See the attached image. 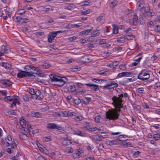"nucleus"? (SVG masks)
Wrapping results in <instances>:
<instances>
[{"label": "nucleus", "instance_id": "obj_1", "mask_svg": "<svg viewBox=\"0 0 160 160\" xmlns=\"http://www.w3.org/2000/svg\"><path fill=\"white\" fill-rule=\"evenodd\" d=\"M121 110L119 109H113L112 110L106 112L105 119L115 120H117L119 117Z\"/></svg>", "mask_w": 160, "mask_h": 160}, {"label": "nucleus", "instance_id": "obj_2", "mask_svg": "<svg viewBox=\"0 0 160 160\" xmlns=\"http://www.w3.org/2000/svg\"><path fill=\"white\" fill-rule=\"evenodd\" d=\"M112 100L113 101L112 104L116 108L119 109L122 108L123 104L122 102L123 101L122 98H120V97L114 96L112 98Z\"/></svg>", "mask_w": 160, "mask_h": 160}, {"label": "nucleus", "instance_id": "obj_3", "mask_svg": "<svg viewBox=\"0 0 160 160\" xmlns=\"http://www.w3.org/2000/svg\"><path fill=\"white\" fill-rule=\"evenodd\" d=\"M150 78L149 73L147 71L145 70L142 71L138 76V78L143 81L147 80Z\"/></svg>", "mask_w": 160, "mask_h": 160}, {"label": "nucleus", "instance_id": "obj_4", "mask_svg": "<svg viewBox=\"0 0 160 160\" xmlns=\"http://www.w3.org/2000/svg\"><path fill=\"white\" fill-rule=\"evenodd\" d=\"M50 79L48 80V82L49 83H51L52 82H56L58 81L62 82V80L60 79V78L62 77L58 75H57L54 74H51L49 75Z\"/></svg>", "mask_w": 160, "mask_h": 160}, {"label": "nucleus", "instance_id": "obj_5", "mask_svg": "<svg viewBox=\"0 0 160 160\" xmlns=\"http://www.w3.org/2000/svg\"><path fill=\"white\" fill-rule=\"evenodd\" d=\"M47 128L50 129H57L60 130L62 129V126L58 124H55L54 123L52 122L48 123L47 124Z\"/></svg>", "mask_w": 160, "mask_h": 160}, {"label": "nucleus", "instance_id": "obj_6", "mask_svg": "<svg viewBox=\"0 0 160 160\" xmlns=\"http://www.w3.org/2000/svg\"><path fill=\"white\" fill-rule=\"evenodd\" d=\"M60 79L62 80V82L58 81L57 82H58V83L55 84V86L59 87L62 86L65 84V83L67 82L68 80V78L64 77H62L60 78Z\"/></svg>", "mask_w": 160, "mask_h": 160}, {"label": "nucleus", "instance_id": "obj_7", "mask_svg": "<svg viewBox=\"0 0 160 160\" xmlns=\"http://www.w3.org/2000/svg\"><path fill=\"white\" fill-rule=\"evenodd\" d=\"M83 153V151L80 149H77L72 154V157L74 158H79L80 157V155Z\"/></svg>", "mask_w": 160, "mask_h": 160}, {"label": "nucleus", "instance_id": "obj_8", "mask_svg": "<svg viewBox=\"0 0 160 160\" xmlns=\"http://www.w3.org/2000/svg\"><path fill=\"white\" fill-rule=\"evenodd\" d=\"M150 11V8L148 5H146L143 7L140 11L143 12L142 15L145 17V14H147Z\"/></svg>", "mask_w": 160, "mask_h": 160}, {"label": "nucleus", "instance_id": "obj_9", "mask_svg": "<svg viewBox=\"0 0 160 160\" xmlns=\"http://www.w3.org/2000/svg\"><path fill=\"white\" fill-rule=\"evenodd\" d=\"M26 69L28 68V71H30L32 73H36L38 72V68L35 67L32 65H30L26 67L25 68Z\"/></svg>", "mask_w": 160, "mask_h": 160}, {"label": "nucleus", "instance_id": "obj_10", "mask_svg": "<svg viewBox=\"0 0 160 160\" xmlns=\"http://www.w3.org/2000/svg\"><path fill=\"white\" fill-rule=\"evenodd\" d=\"M56 37V33L54 32H51L49 35L48 41L49 42L52 43L53 42L55 38Z\"/></svg>", "mask_w": 160, "mask_h": 160}, {"label": "nucleus", "instance_id": "obj_11", "mask_svg": "<svg viewBox=\"0 0 160 160\" xmlns=\"http://www.w3.org/2000/svg\"><path fill=\"white\" fill-rule=\"evenodd\" d=\"M0 50L4 54H8L10 52V50L7 48L5 46L2 45L1 46Z\"/></svg>", "mask_w": 160, "mask_h": 160}, {"label": "nucleus", "instance_id": "obj_12", "mask_svg": "<svg viewBox=\"0 0 160 160\" xmlns=\"http://www.w3.org/2000/svg\"><path fill=\"white\" fill-rule=\"evenodd\" d=\"M2 83L6 87H9L12 86V83L8 79L2 80Z\"/></svg>", "mask_w": 160, "mask_h": 160}, {"label": "nucleus", "instance_id": "obj_13", "mask_svg": "<svg viewBox=\"0 0 160 160\" xmlns=\"http://www.w3.org/2000/svg\"><path fill=\"white\" fill-rule=\"evenodd\" d=\"M132 74L131 72H122L118 74L117 77L121 78L124 76H130Z\"/></svg>", "mask_w": 160, "mask_h": 160}, {"label": "nucleus", "instance_id": "obj_14", "mask_svg": "<svg viewBox=\"0 0 160 160\" xmlns=\"http://www.w3.org/2000/svg\"><path fill=\"white\" fill-rule=\"evenodd\" d=\"M87 86H88L90 87L91 88L92 90L95 91H97L99 90L98 86L97 85H94L93 84L87 83L85 84Z\"/></svg>", "mask_w": 160, "mask_h": 160}, {"label": "nucleus", "instance_id": "obj_15", "mask_svg": "<svg viewBox=\"0 0 160 160\" xmlns=\"http://www.w3.org/2000/svg\"><path fill=\"white\" fill-rule=\"evenodd\" d=\"M65 138L63 139L62 142V144L63 146H68L70 145L71 143V142L68 138L67 135H65Z\"/></svg>", "mask_w": 160, "mask_h": 160}, {"label": "nucleus", "instance_id": "obj_16", "mask_svg": "<svg viewBox=\"0 0 160 160\" xmlns=\"http://www.w3.org/2000/svg\"><path fill=\"white\" fill-rule=\"evenodd\" d=\"M28 74L27 72L23 71H20L18 73L17 76L19 78H22L24 77H26L27 75Z\"/></svg>", "mask_w": 160, "mask_h": 160}, {"label": "nucleus", "instance_id": "obj_17", "mask_svg": "<svg viewBox=\"0 0 160 160\" xmlns=\"http://www.w3.org/2000/svg\"><path fill=\"white\" fill-rule=\"evenodd\" d=\"M107 83L109 85L113 87V88L117 87L118 85V84L115 81L112 80V79H110Z\"/></svg>", "mask_w": 160, "mask_h": 160}, {"label": "nucleus", "instance_id": "obj_18", "mask_svg": "<svg viewBox=\"0 0 160 160\" xmlns=\"http://www.w3.org/2000/svg\"><path fill=\"white\" fill-rule=\"evenodd\" d=\"M130 22L131 24L133 25H135L137 24L138 22V17H136L131 19L130 20Z\"/></svg>", "mask_w": 160, "mask_h": 160}, {"label": "nucleus", "instance_id": "obj_19", "mask_svg": "<svg viewBox=\"0 0 160 160\" xmlns=\"http://www.w3.org/2000/svg\"><path fill=\"white\" fill-rule=\"evenodd\" d=\"M40 66L42 69H47L50 67L51 65L48 62H44L41 64Z\"/></svg>", "mask_w": 160, "mask_h": 160}, {"label": "nucleus", "instance_id": "obj_20", "mask_svg": "<svg viewBox=\"0 0 160 160\" xmlns=\"http://www.w3.org/2000/svg\"><path fill=\"white\" fill-rule=\"evenodd\" d=\"M75 133V134L82 137H86L87 136L86 133L79 130H76Z\"/></svg>", "mask_w": 160, "mask_h": 160}, {"label": "nucleus", "instance_id": "obj_21", "mask_svg": "<svg viewBox=\"0 0 160 160\" xmlns=\"http://www.w3.org/2000/svg\"><path fill=\"white\" fill-rule=\"evenodd\" d=\"M127 136L126 135H119L118 137H116L117 138V139L119 141H125L126 140V138Z\"/></svg>", "mask_w": 160, "mask_h": 160}, {"label": "nucleus", "instance_id": "obj_22", "mask_svg": "<svg viewBox=\"0 0 160 160\" xmlns=\"http://www.w3.org/2000/svg\"><path fill=\"white\" fill-rule=\"evenodd\" d=\"M32 116L36 118H41L42 117V114L38 112H32Z\"/></svg>", "mask_w": 160, "mask_h": 160}, {"label": "nucleus", "instance_id": "obj_23", "mask_svg": "<svg viewBox=\"0 0 160 160\" xmlns=\"http://www.w3.org/2000/svg\"><path fill=\"white\" fill-rule=\"evenodd\" d=\"M19 138L22 140H27L28 139V137L27 135L23 133L20 132L19 135Z\"/></svg>", "mask_w": 160, "mask_h": 160}, {"label": "nucleus", "instance_id": "obj_24", "mask_svg": "<svg viewBox=\"0 0 160 160\" xmlns=\"http://www.w3.org/2000/svg\"><path fill=\"white\" fill-rule=\"evenodd\" d=\"M2 66L7 69L10 70L11 67V65L8 63L2 62Z\"/></svg>", "mask_w": 160, "mask_h": 160}, {"label": "nucleus", "instance_id": "obj_25", "mask_svg": "<svg viewBox=\"0 0 160 160\" xmlns=\"http://www.w3.org/2000/svg\"><path fill=\"white\" fill-rule=\"evenodd\" d=\"M144 6V2L142 1V2H139L137 3V7L140 10V11L143 8V7Z\"/></svg>", "mask_w": 160, "mask_h": 160}, {"label": "nucleus", "instance_id": "obj_26", "mask_svg": "<svg viewBox=\"0 0 160 160\" xmlns=\"http://www.w3.org/2000/svg\"><path fill=\"white\" fill-rule=\"evenodd\" d=\"M93 27H91L90 29H87L86 30L82 31L81 33L82 35H87L88 34V33H90L91 31L93 29Z\"/></svg>", "mask_w": 160, "mask_h": 160}, {"label": "nucleus", "instance_id": "obj_27", "mask_svg": "<svg viewBox=\"0 0 160 160\" xmlns=\"http://www.w3.org/2000/svg\"><path fill=\"white\" fill-rule=\"evenodd\" d=\"M91 98L89 97H85L82 99V101L84 104H88L89 103V102L91 100Z\"/></svg>", "mask_w": 160, "mask_h": 160}, {"label": "nucleus", "instance_id": "obj_28", "mask_svg": "<svg viewBox=\"0 0 160 160\" xmlns=\"http://www.w3.org/2000/svg\"><path fill=\"white\" fill-rule=\"evenodd\" d=\"M12 101L14 100L13 102H15L16 103H18V104H20V102L19 101V97L16 95H13L12 97Z\"/></svg>", "mask_w": 160, "mask_h": 160}, {"label": "nucleus", "instance_id": "obj_29", "mask_svg": "<svg viewBox=\"0 0 160 160\" xmlns=\"http://www.w3.org/2000/svg\"><path fill=\"white\" fill-rule=\"evenodd\" d=\"M107 142L108 143L109 145L111 146L115 145L117 144V141L115 140H108Z\"/></svg>", "mask_w": 160, "mask_h": 160}, {"label": "nucleus", "instance_id": "obj_30", "mask_svg": "<svg viewBox=\"0 0 160 160\" xmlns=\"http://www.w3.org/2000/svg\"><path fill=\"white\" fill-rule=\"evenodd\" d=\"M124 37L128 40H132L135 37L132 34H126L125 35Z\"/></svg>", "mask_w": 160, "mask_h": 160}, {"label": "nucleus", "instance_id": "obj_31", "mask_svg": "<svg viewBox=\"0 0 160 160\" xmlns=\"http://www.w3.org/2000/svg\"><path fill=\"white\" fill-rule=\"evenodd\" d=\"M113 33L114 34H116L118 33V26L115 24L113 25Z\"/></svg>", "mask_w": 160, "mask_h": 160}, {"label": "nucleus", "instance_id": "obj_32", "mask_svg": "<svg viewBox=\"0 0 160 160\" xmlns=\"http://www.w3.org/2000/svg\"><path fill=\"white\" fill-rule=\"evenodd\" d=\"M105 18V15L104 13H102L101 15L99 16L98 17L96 20L98 22H100L101 20L104 19Z\"/></svg>", "mask_w": 160, "mask_h": 160}, {"label": "nucleus", "instance_id": "obj_33", "mask_svg": "<svg viewBox=\"0 0 160 160\" xmlns=\"http://www.w3.org/2000/svg\"><path fill=\"white\" fill-rule=\"evenodd\" d=\"M145 17H152L155 15V13L153 12H150V11L147 14H145Z\"/></svg>", "mask_w": 160, "mask_h": 160}, {"label": "nucleus", "instance_id": "obj_34", "mask_svg": "<svg viewBox=\"0 0 160 160\" xmlns=\"http://www.w3.org/2000/svg\"><path fill=\"white\" fill-rule=\"evenodd\" d=\"M68 90L71 91V92H74L76 89V87L75 86L70 85L68 87Z\"/></svg>", "mask_w": 160, "mask_h": 160}, {"label": "nucleus", "instance_id": "obj_35", "mask_svg": "<svg viewBox=\"0 0 160 160\" xmlns=\"http://www.w3.org/2000/svg\"><path fill=\"white\" fill-rule=\"evenodd\" d=\"M17 12H18V14L19 15H23L26 12V11H24L23 9H19Z\"/></svg>", "mask_w": 160, "mask_h": 160}, {"label": "nucleus", "instance_id": "obj_36", "mask_svg": "<svg viewBox=\"0 0 160 160\" xmlns=\"http://www.w3.org/2000/svg\"><path fill=\"white\" fill-rule=\"evenodd\" d=\"M125 37L124 36H122L120 38H118L117 40V42H118L119 43H123L124 42V38Z\"/></svg>", "mask_w": 160, "mask_h": 160}, {"label": "nucleus", "instance_id": "obj_37", "mask_svg": "<svg viewBox=\"0 0 160 160\" xmlns=\"http://www.w3.org/2000/svg\"><path fill=\"white\" fill-rule=\"evenodd\" d=\"M153 138L155 140H158L160 139V133H159L155 134L153 135Z\"/></svg>", "mask_w": 160, "mask_h": 160}, {"label": "nucleus", "instance_id": "obj_38", "mask_svg": "<svg viewBox=\"0 0 160 160\" xmlns=\"http://www.w3.org/2000/svg\"><path fill=\"white\" fill-rule=\"evenodd\" d=\"M61 116L62 117H66L68 116V112L66 111L60 112Z\"/></svg>", "mask_w": 160, "mask_h": 160}, {"label": "nucleus", "instance_id": "obj_39", "mask_svg": "<svg viewBox=\"0 0 160 160\" xmlns=\"http://www.w3.org/2000/svg\"><path fill=\"white\" fill-rule=\"evenodd\" d=\"M82 58L84 59L85 60H83V61L85 62H88L91 61V59L89 58L88 57L86 56H84L82 57Z\"/></svg>", "mask_w": 160, "mask_h": 160}, {"label": "nucleus", "instance_id": "obj_40", "mask_svg": "<svg viewBox=\"0 0 160 160\" xmlns=\"http://www.w3.org/2000/svg\"><path fill=\"white\" fill-rule=\"evenodd\" d=\"M104 88L107 89L108 90H111L112 89H113V87H112L108 83L106 85L103 86Z\"/></svg>", "mask_w": 160, "mask_h": 160}, {"label": "nucleus", "instance_id": "obj_41", "mask_svg": "<svg viewBox=\"0 0 160 160\" xmlns=\"http://www.w3.org/2000/svg\"><path fill=\"white\" fill-rule=\"evenodd\" d=\"M21 156L19 152H18L16 155L12 157L11 159L12 160H18V157Z\"/></svg>", "mask_w": 160, "mask_h": 160}, {"label": "nucleus", "instance_id": "obj_42", "mask_svg": "<svg viewBox=\"0 0 160 160\" xmlns=\"http://www.w3.org/2000/svg\"><path fill=\"white\" fill-rule=\"evenodd\" d=\"M141 152L139 151H137L134 152L132 155V157L134 158H137L138 157Z\"/></svg>", "mask_w": 160, "mask_h": 160}, {"label": "nucleus", "instance_id": "obj_43", "mask_svg": "<svg viewBox=\"0 0 160 160\" xmlns=\"http://www.w3.org/2000/svg\"><path fill=\"white\" fill-rule=\"evenodd\" d=\"M94 139L97 141H102V139L101 137L98 135H95L94 136Z\"/></svg>", "mask_w": 160, "mask_h": 160}, {"label": "nucleus", "instance_id": "obj_44", "mask_svg": "<svg viewBox=\"0 0 160 160\" xmlns=\"http://www.w3.org/2000/svg\"><path fill=\"white\" fill-rule=\"evenodd\" d=\"M77 115V112H68V116L70 117L76 116Z\"/></svg>", "mask_w": 160, "mask_h": 160}, {"label": "nucleus", "instance_id": "obj_45", "mask_svg": "<svg viewBox=\"0 0 160 160\" xmlns=\"http://www.w3.org/2000/svg\"><path fill=\"white\" fill-rule=\"evenodd\" d=\"M4 100L6 102H7L8 101H12V98H11V96H6L4 98Z\"/></svg>", "mask_w": 160, "mask_h": 160}, {"label": "nucleus", "instance_id": "obj_46", "mask_svg": "<svg viewBox=\"0 0 160 160\" xmlns=\"http://www.w3.org/2000/svg\"><path fill=\"white\" fill-rule=\"evenodd\" d=\"M27 72L28 73V74H27V76L30 77L32 78H33L35 77L34 75L31 73H30L31 72L30 71H28V72Z\"/></svg>", "mask_w": 160, "mask_h": 160}, {"label": "nucleus", "instance_id": "obj_47", "mask_svg": "<svg viewBox=\"0 0 160 160\" xmlns=\"http://www.w3.org/2000/svg\"><path fill=\"white\" fill-rule=\"evenodd\" d=\"M125 64H121L120 65L119 67L121 70L124 71L127 68L125 66Z\"/></svg>", "mask_w": 160, "mask_h": 160}, {"label": "nucleus", "instance_id": "obj_48", "mask_svg": "<svg viewBox=\"0 0 160 160\" xmlns=\"http://www.w3.org/2000/svg\"><path fill=\"white\" fill-rule=\"evenodd\" d=\"M13 19L15 20V22L21 23L22 18L20 17L17 16L15 18V19L13 18Z\"/></svg>", "mask_w": 160, "mask_h": 160}, {"label": "nucleus", "instance_id": "obj_49", "mask_svg": "<svg viewBox=\"0 0 160 160\" xmlns=\"http://www.w3.org/2000/svg\"><path fill=\"white\" fill-rule=\"evenodd\" d=\"M75 7L74 5L72 4H69L68 7L67 8V9L70 10L73 9Z\"/></svg>", "mask_w": 160, "mask_h": 160}, {"label": "nucleus", "instance_id": "obj_50", "mask_svg": "<svg viewBox=\"0 0 160 160\" xmlns=\"http://www.w3.org/2000/svg\"><path fill=\"white\" fill-rule=\"evenodd\" d=\"M99 30H97L94 32L93 36L96 37L99 36L100 34Z\"/></svg>", "mask_w": 160, "mask_h": 160}, {"label": "nucleus", "instance_id": "obj_51", "mask_svg": "<svg viewBox=\"0 0 160 160\" xmlns=\"http://www.w3.org/2000/svg\"><path fill=\"white\" fill-rule=\"evenodd\" d=\"M65 27L68 29H70L73 28V24L69 23L68 25H66Z\"/></svg>", "mask_w": 160, "mask_h": 160}, {"label": "nucleus", "instance_id": "obj_52", "mask_svg": "<svg viewBox=\"0 0 160 160\" xmlns=\"http://www.w3.org/2000/svg\"><path fill=\"white\" fill-rule=\"evenodd\" d=\"M101 136L103 138H108V135L105 132H101Z\"/></svg>", "mask_w": 160, "mask_h": 160}, {"label": "nucleus", "instance_id": "obj_53", "mask_svg": "<svg viewBox=\"0 0 160 160\" xmlns=\"http://www.w3.org/2000/svg\"><path fill=\"white\" fill-rule=\"evenodd\" d=\"M147 25L148 27H151L154 25V24L152 21H151L148 22Z\"/></svg>", "mask_w": 160, "mask_h": 160}, {"label": "nucleus", "instance_id": "obj_54", "mask_svg": "<svg viewBox=\"0 0 160 160\" xmlns=\"http://www.w3.org/2000/svg\"><path fill=\"white\" fill-rule=\"evenodd\" d=\"M117 4V2L116 1H114L112 2L110 6L112 7V8H114Z\"/></svg>", "mask_w": 160, "mask_h": 160}, {"label": "nucleus", "instance_id": "obj_55", "mask_svg": "<svg viewBox=\"0 0 160 160\" xmlns=\"http://www.w3.org/2000/svg\"><path fill=\"white\" fill-rule=\"evenodd\" d=\"M11 147L12 148L16 147H17L16 143L15 142L13 141L11 143Z\"/></svg>", "mask_w": 160, "mask_h": 160}, {"label": "nucleus", "instance_id": "obj_56", "mask_svg": "<svg viewBox=\"0 0 160 160\" xmlns=\"http://www.w3.org/2000/svg\"><path fill=\"white\" fill-rule=\"evenodd\" d=\"M75 104L76 105L79 104L81 102V101L79 98H77L74 100Z\"/></svg>", "mask_w": 160, "mask_h": 160}, {"label": "nucleus", "instance_id": "obj_57", "mask_svg": "<svg viewBox=\"0 0 160 160\" xmlns=\"http://www.w3.org/2000/svg\"><path fill=\"white\" fill-rule=\"evenodd\" d=\"M29 20L27 18H22L21 21V23H25L28 22H29Z\"/></svg>", "mask_w": 160, "mask_h": 160}, {"label": "nucleus", "instance_id": "obj_58", "mask_svg": "<svg viewBox=\"0 0 160 160\" xmlns=\"http://www.w3.org/2000/svg\"><path fill=\"white\" fill-rule=\"evenodd\" d=\"M75 119L77 121H81L82 120V117L81 116H77L76 115Z\"/></svg>", "mask_w": 160, "mask_h": 160}, {"label": "nucleus", "instance_id": "obj_59", "mask_svg": "<svg viewBox=\"0 0 160 160\" xmlns=\"http://www.w3.org/2000/svg\"><path fill=\"white\" fill-rule=\"evenodd\" d=\"M90 12V10L89 9H88L86 11L82 12V13L83 15H85L89 13Z\"/></svg>", "mask_w": 160, "mask_h": 160}, {"label": "nucleus", "instance_id": "obj_60", "mask_svg": "<svg viewBox=\"0 0 160 160\" xmlns=\"http://www.w3.org/2000/svg\"><path fill=\"white\" fill-rule=\"evenodd\" d=\"M75 85L76 86H77L78 88H81L82 87L83 84L82 83H77L76 82L75 83Z\"/></svg>", "mask_w": 160, "mask_h": 160}, {"label": "nucleus", "instance_id": "obj_61", "mask_svg": "<svg viewBox=\"0 0 160 160\" xmlns=\"http://www.w3.org/2000/svg\"><path fill=\"white\" fill-rule=\"evenodd\" d=\"M29 92L30 93L31 95H34L35 94V91L34 89L32 88H29Z\"/></svg>", "mask_w": 160, "mask_h": 160}, {"label": "nucleus", "instance_id": "obj_62", "mask_svg": "<svg viewBox=\"0 0 160 160\" xmlns=\"http://www.w3.org/2000/svg\"><path fill=\"white\" fill-rule=\"evenodd\" d=\"M82 128L84 130H90V128H91V126L89 125H87L86 126H84L82 127Z\"/></svg>", "mask_w": 160, "mask_h": 160}, {"label": "nucleus", "instance_id": "obj_63", "mask_svg": "<svg viewBox=\"0 0 160 160\" xmlns=\"http://www.w3.org/2000/svg\"><path fill=\"white\" fill-rule=\"evenodd\" d=\"M53 115L56 117H61L60 112L59 113L57 112H55L53 113Z\"/></svg>", "mask_w": 160, "mask_h": 160}, {"label": "nucleus", "instance_id": "obj_64", "mask_svg": "<svg viewBox=\"0 0 160 160\" xmlns=\"http://www.w3.org/2000/svg\"><path fill=\"white\" fill-rule=\"evenodd\" d=\"M106 43V42L105 39H101L99 40V44H104Z\"/></svg>", "mask_w": 160, "mask_h": 160}]
</instances>
